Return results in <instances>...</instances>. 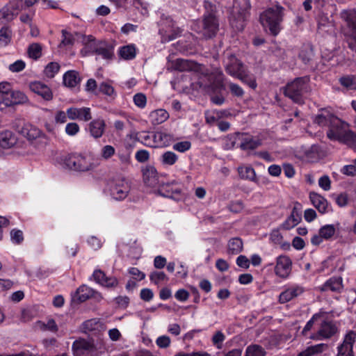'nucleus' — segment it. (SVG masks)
<instances>
[{"label": "nucleus", "instance_id": "1", "mask_svg": "<svg viewBox=\"0 0 356 356\" xmlns=\"http://www.w3.org/2000/svg\"><path fill=\"white\" fill-rule=\"evenodd\" d=\"M284 8L279 5L265 10L260 15V22L266 31L273 36L279 34L282 29Z\"/></svg>", "mask_w": 356, "mask_h": 356}, {"label": "nucleus", "instance_id": "2", "mask_svg": "<svg viewBox=\"0 0 356 356\" xmlns=\"http://www.w3.org/2000/svg\"><path fill=\"white\" fill-rule=\"evenodd\" d=\"M224 65L226 72L230 76L238 79L252 88L257 87L255 80L249 76L243 63L234 55L227 53L224 58Z\"/></svg>", "mask_w": 356, "mask_h": 356}, {"label": "nucleus", "instance_id": "3", "mask_svg": "<svg viewBox=\"0 0 356 356\" xmlns=\"http://www.w3.org/2000/svg\"><path fill=\"white\" fill-rule=\"evenodd\" d=\"M218 28V20L212 11L207 12L202 21L195 22L192 25V29L206 39L215 36Z\"/></svg>", "mask_w": 356, "mask_h": 356}, {"label": "nucleus", "instance_id": "4", "mask_svg": "<svg viewBox=\"0 0 356 356\" xmlns=\"http://www.w3.org/2000/svg\"><path fill=\"white\" fill-rule=\"evenodd\" d=\"M338 332L336 323L328 318L325 312H321L316 332L312 333L308 338L314 341H321L332 338Z\"/></svg>", "mask_w": 356, "mask_h": 356}, {"label": "nucleus", "instance_id": "5", "mask_svg": "<svg viewBox=\"0 0 356 356\" xmlns=\"http://www.w3.org/2000/svg\"><path fill=\"white\" fill-rule=\"evenodd\" d=\"M141 142L153 148L168 147L175 141L174 136L163 131L142 132L139 135Z\"/></svg>", "mask_w": 356, "mask_h": 356}, {"label": "nucleus", "instance_id": "6", "mask_svg": "<svg viewBox=\"0 0 356 356\" xmlns=\"http://www.w3.org/2000/svg\"><path fill=\"white\" fill-rule=\"evenodd\" d=\"M62 161L65 166L76 171H88L98 165L90 156H84L80 154H67L63 156Z\"/></svg>", "mask_w": 356, "mask_h": 356}, {"label": "nucleus", "instance_id": "7", "mask_svg": "<svg viewBox=\"0 0 356 356\" xmlns=\"http://www.w3.org/2000/svg\"><path fill=\"white\" fill-rule=\"evenodd\" d=\"M327 136L332 140H338L350 147L356 146V134L348 129V124L343 121V124L333 131H327Z\"/></svg>", "mask_w": 356, "mask_h": 356}, {"label": "nucleus", "instance_id": "8", "mask_svg": "<svg viewBox=\"0 0 356 356\" xmlns=\"http://www.w3.org/2000/svg\"><path fill=\"white\" fill-rule=\"evenodd\" d=\"M308 79L297 78L285 87L284 95L297 104H302V95L307 91Z\"/></svg>", "mask_w": 356, "mask_h": 356}, {"label": "nucleus", "instance_id": "9", "mask_svg": "<svg viewBox=\"0 0 356 356\" xmlns=\"http://www.w3.org/2000/svg\"><path fill=\"white\" fill-rule=\"evenodd\" d=\"M109 194L115 200H122L127 197L130 191L129 181L124 177H117L108 184Z\"/></svg>", "mask_w": 356, "mask_h": 356}, {"label": "nucleus", "instance_id": "10", "mask_svg": "<svg viewBox=\"0 0 356 356\" xmlns=\"http://www.w3.org/2000/svg\"><path fill=\"white\" fill-rule=\"evenodd\" d=\"M341 18L344 19L349 28L348 38V47L356 52V10H343L341 13Z\"/></svg>", "mask_w": 356, "mask_h": 356}, {"label": "nucleus", "instance_id": "11", "mask_svg": "<svg viewBox=\"0 0 356 356\" xmlns=\"http://www.w3.org/2000/svg\"><path fill=\"white\" fill-rule=\"evenodd\" d=\"M161 27L159 29V33L161 36L162 42H168L175 40L181 33V30L175 26L173 20L170 17H166L162 19Z\"/></svg>", "mask_w": 356, "mask_h": 356}, {"label": "nucleus", "instance_id": "12", "mask_svg": "<svg viewBox=\"0 0 356 356\" xmlns=\"http://www.w3.org/2000/svg\"><path fill=\"white\" fill-rule=\"evenodd\" d=\"M314 122L321 127H328V131H333L343 124V121L327 109H322L314 117Z\"/></svg>", "mask_w": 356, "mask_h": 356}, {"label": "nucleus", "instance_id": "13", "mask_svg": "<svg viewBox=\"0 0 356 356\" xmlns=\"http://www.w3.org/2000/svg\"><path fill=\"white\" fill-rule=\"evenodd\" d=\"M292 261L289 257L282 254L276 258L274 268L275 274L282 279H286L289 277L292 270Z\"/></svg>", "mask_w": 356, "mask_h": 356}, {"label": "nucleus", "instance_id": "14", "mask_svg": "<svg viewBox=\"0 0 356 356\" xmlns=\"http://www.w3.org/2000/svg\"><path fill=\"white\" fill-rule=\"evenodd\" d=\"M356 341V332L348 331L344 336L343 342L337 347V356H355L353 346Z\"/></svg>", "mask_w": 356, "mask_h": 356}, {"label": "nucleus", "instance_id": "15", "mask_svg": "<svg viewBox=\"0 0 356 356\" xmlns=\"http://www.w3.org/2000/svg\"><path fill=\"white\" fill-rule=\"evenodd\" d=\"M178 182L172 181L165 184H159L157 189V193L161 196L177 199L181 193V189L177 186Z\"/></svg>", "mask_w": 356, "mask_h": 356}, {"label": "nucleus", "instance_id": "16", "mask_svg": "<svg viewBox=\"0 0 356 356\" xmlns=\"http://www.w3.org/2000/svg\"><path fill=\"white\" fill-rule=\"evenodd\" d=\"M29 102L27 96L19 90H12L4 98H1L0 104H4L6 107L18 104H24Z\"/></svg>", "mask_w": 356, "mask_h": 356}, {"label": "nucleus", "instance_id": "17", "mask_svg": "<svg viewBox=\"0 0 356 356\" xmlns=\"http://www.w3.org/2000/svg\"><path fill=\"white\" fill-rule=\"evenodd\" d=\"M72 350L75 356H90L95 348L90 341L79 339L73 343Z\"/></svg>", "mask_w": 356, "mask_h": 356}, {"label": "nucleus", "instance_id": "18", "mask_svg": "<svg viewBox=\"0 0 356 356\" xmlns=\"http://www.w3.org/2000/svg\"><path fill=\"white\" fill-rule=\"evenodd\" d=\"M67 118L72 120H79L87 122L92 118L90 108L88 107L69 108L67 110Z\"/></svg>", "mask_w": 356, "mask_h": 356}, {"label": "nucleus", "instance_id": "19", "mask_svg": "<svg viewBox=\"0 0 356 356\" xmlns=\"http://www.w3.org/2000/svg\"><path fill=\"white\" fill-rule=\"evenodd\" d=\"M143 181L147 186L156 188L159 186V181L156 168L153 166H147L143 170Z\"/></svg>", "mask_w": 356, "mask_h": 356}, {"label": "nucleus", "instance_id": "20", "mask_svg": "<svg viewBox=\"0 0 356 356\" xmlns=\"http://www.w3.org/2000/svg\"><path fill=\"white\" fill-rule=\"evenodd\" d=\"M240 140L239 147L244 151L253 150L261 145V140L259 137H254L248 134H242Z\"/></svg>", "mask_w": 356, "mask_h": 356}, {"label": "nucleus", "instance_id": "21", "mask_svg": "<svg viewBox=\"0 0 356 356\" xmlns=\"http://www.w3.org/2000/svg\"><path fill=\"white\" fill-rule=\"evenodd\" d=\"M343 289V280L341 277H333L327 280L321 287V291L341 293Z\"/></svg>", "mask_w": 356, "mask_h": 356}, {"label": "nucleus", "instance_id": "22", "mask_svg": "<svg viewBox=\"0 0 356 356\" xmlns=\"http://www.w3.org/2000/svg\"><path fill=\"white\" fill-rule=\"evenodd\" d=\"M309 199L314 207L321 213H325L328 211V202L327 200L318 193L311 192Z\"/></svg>", "mask_w": 356, "mask_h": 356}, {"label": "nucleus", "instance_id": "23", "mask_svg": "<svg viewBox=\"0 0 356 356\" xmlns=\"http://www.w3.org/2000/svg\"><path fill=\"white\" fill-rule=\"evenodd\" d=\"M303 291V288L299 286L288 288L280 294L279 302L282 304L288 302L294 298L301 295Z\"/></svg>", "mask_w": 356, "mask_h": 356}, {"label": "nucleus", "instance_id": "24", "mask_svg": "<svg viewBox=\"0 0 356 356\" xmlns=\"http://www.w3.org/2000/svg\"><path fill=\"white\" fill-rule=\"evenodd\" d=\"M31 90L35 94L41 96L44 99L49 101L53 97L51 89L41 82H33L30 84Z\"/></svg>", "mask_w": 356, "mask_h": 356}, {"label": "nucleus", "instance_id": "25", "mask_svg": "<svg viewBox=\"0 0 356 356\" xmlns=\"http://www.w3.org/2000/svg\"><path fill=\"white\" fill-rule=\"evenodd\" d=\"M92 276L95 280L102 286L106 287H114L118 285V280L115 277H107L105 273L100 270H95Z\"/></svg>", "mask_w": 356, "mask_h": 356}, {"label": "nucleus", "instance_id": "26", "mask_svg": "<svg viewBox=\"0 0 356 356\" xmlns=\"http://www.w3.org/2000/svg\"><path fill=\"white\" fill-rule=\"evenodd\" d=\"M105 60H111L114 56L113 46L105 41H99L95 54Z\"/></svg>", "mask_w": 356, "mask_h": 356}, {"label": "nucleus", "instance_id": "27", "mask_svg": "<svg viewBox=\"0 0 356 356\" xmlns=\"http://www.w3.org/2000/svg\"><path fill=\"white\" fill-rule=\"evenodd\" d=\"M20 132L29 140H35L43 135L40 129L29 123L24 124Z\"/></svg>", "mask_w": 356, "mask_h": 356}, {"label": "nucleus", "instance_id": "28", "mask_svg": "<svg viewBox=\"0 0 356 356\" xmlns=\"http://www.w3.org/2000/svg\"><path fill=\"white\" fill-rule=\"evenodd\" d=\"M17 143L15 135L10 131L6 130L0 134V146L3 149L13 147Z\"/></svg>", "mask_w": 356, "mask_h": 356}, {"label": "nucleus", "instance_id": "29", "mask_svg": "<svg viewBox=\"0 0 356 356\" xmlns=\"http://www.w3.org/2000/svg\"><path fill=\"white\" fill-rule=\"evenodd\" d=\"M105 122L102 119H96L89 124V131L91 136L95 138H100L105 129Z\"/></svg>", "mask_w": 356, "mask_h": 356}, {"label": "nucleus", "instance_id": "30", "mask_svg": "<svg viewBox=\"0 0 356 356\" xmlns=\"http://www.w3.org/2000/svg\"><path fill=\"white\" fill-rule=\"evenodd\" d=\"M99 41L100 40H96L91 35L84 36L83 38L84 48L82 49V52H85V55L95 54L96 48L99 46Z\"/></svg>", "mask_w": 356, "mask_h": 356}, {"label": "nucleus", "instance_id": "31", "mask_svg": "<svg viewBox=\"0 0 356 356\" xmlns=\"http://www.w3.org/2000/svg\"><path fill=\"white\" fill-rule=\"evenodd\" d=\"M300 220L301 214L300 213L298 207L295 206L290 216H289L282 224V227L285 229H290L297 225L300 222Z\"/></svg>", "mask_w": 356, "mask_h": 356}, {"label": "nucleus", "instance_id": "32", "mask_svg": "<svg viewBox=\"0 0 356 356\" xmlns=\"http://www.w3.org/2000/svg\"><path fill=\"white\" fill-rule=\"evenodd\" d=\"M149 117L152 124L159 125L168 119L169 114L164 109H157L152 111Z\"/></svg>", "mask_w": 356, "mask_h": 356}, {"label": "nucleus", "instance_id": "33", "mask_svg": "<svg viewBox=\"0 0 356 356\" xmlns=\"http://www.w3.org/2000/svg\"><path fill=\"white\" fill-rule=\"evenodd\" d=\"M94 291L91 288L86 285H82L76 291L73 296V300L79 302H84L92 297Z\"/></svg>", "mask_w": 356, "mask_h": 356}, {"label": "nucleus", "instance_id": "34", "mask_svg": "<svg viewBox=\"0 0 356 356\" xmlns=\"http://www.w3.org/2000/svg\"><path fill=\"white\" fill-rule=\"evenodd\" d=\"M13 31L10 26H4L0 29V48L9 45L12 41Z\"/></svg>", "mask_w": 356, "mask_h": 356}, {"label": "nucleus", "instance_id": "35", "mask_svg": "<svg viewBox=\"0 0 356 356\" xmlns=\"http://www.w3.org/2000/svg\"><path fill=\"white\" fill-rule=\"evenodd\" d=\"M80 82V78L77 72L70 70L63 75V83L65 86L74 88Z\"/></svg>", "mask_w": 356, "mask_h": 356}, {"label": "nucleus", "instance_id": "36", "mask_svg": "<svg viewBox=\"0 0 356 356\" xmlns=\"http://www.w3.org/2000/svg\"><path fill=\"white\" fill-rule=\"evenodd\" d=\"M119 55L124 60H131L136 57V49L134 44H129L120 47Z\"/></svg>", "mask_w": 356, "mask_h": 356}, {"label": "nucleus", "instance_id": "37", "mask_svg": "<svg viewBox=\"0 0 356 356\" xmlns=\"http://www.w3.org/2000/svg\"><path fill=\"white\" fill-rule=\"evenodd\" d=\"M240 177L243 179H248L252 181H256V174L254 168L250 166H241L238 168Z\"/></svg>", "mask_w": 356, "mask_h": 356}, {"label": "nucleus", "instance_id": "38", "mask_svg": "<svg viewBox=\"0 0 356 356\" xmlns=\"http://www.w3.org/2000/svg\"><path fill=\"white\" fill-rule=\"evenodd\" d=\"M17 15L8 4L0 9V24L12 21Z\"/></svg>", "mask_w": 356, "mask_h": 356}, {"label": "nucleus", "instance_id": "39", "mask_svg": "<svg viewBox=\"0 0 356 356\" xmlns=\"http://www.w3.org/2000/svg\"><path fill=\"white\" fill-rule=\"evenodd\" d=\"M178 160V156L172 151H167L161 156V162L163 165H173Z\"/></svg>", "mask_w": 356, "mask_h": 356}, {"label": "nucleus", "instance_id": "40", "mask_svg": "<svg viewBox=\"0 0 356 356\" xmlns=\"http://www.w3.org/2000/svg\"><path fill=\"white\" fill-rule=\"evenodd\" d=\"M328 346L325 343H318L307 348L304 352L307 356H313L318 355L327 349Z\"/></svg>", "mask_w": 356, "mask_h": 356}, {"label": "nucleus", "instance_id": "41", "mask_svg": "<svg viewBox=\"0 0 356 356\" xmlns=\"http://www.w3.org/2000/svg\"><path fill=\"white\" fill-rule=\"evenodd\" d=\"M266 351L263 347L257 344L248 346L245 356H265Z\"/></svg>", "mask_w": 356, "mask_h": 356}, {"label": "nucleus", "instance_id": "42", "mask_svg": "<svg viewBox=\"0 0 356 356\" xmlns=\"http://www.w3.org/2000/svg\"><path fill=\"white\" fill-rule=\"evenodd\" d=\"M243 249V242L238 238L231 239L228 243V251L232 254L239 253Z\"/></svg>", "mask_w": 356, "mask_h": 356}, {"label": "nucleus", "instance_id": "43", "mask_svg": "<svg viewBox=\"0 0 356 356\" xmlns=\"http://www.w3.org/2000/svg\"><path fill=\"white\" fill-rule=\"evenodd\" d=\"M340 83L348 90H356V77L346 76L339 79Z\"/></svg>", "mask_w": 356, "mask_h": 356}, {"label": "nucleus", "instance_id": "44", "mask_svg": "<svg viewBox=\"0 0 356 356\" xmlns=\"http://www.w3.org/2000/svg\"><path fill=\"white\" fill-rule=\"evenodd\" d=\"M313 56V49L310 46L304 47L299 54L300 58L305 64L308 63L312 59Z\"/></svg>", "mask_w": 356, "mask_h": 356}, {"label": "nucleus", "instance_id": "45", "mask_svg": "<svg viewBox=\"0 0 356 356\" xmlns=\"http://www.w3.org/2000/svg\"><path fill=\"white\" fill-rule=\"evenodd\" d=\"M60 65L56 62L49 63L44 68V73L48 78H53L58 72Z\"/></svg>", "mask_w": 356, "mask_h": 356}, {"label": "nucleus", "instance_id": "46", "mask_svg": "<svg viewBox=\"0 0 356 356\" xmlns=\"http://www.w3.org/2000/svg\"><path fill=\"white\" fill-rule=\"evenodd\" d=\"M28 54L30 58L37 60L42 55V47L38 43H33L28 48Z\"/></svg>", "mask_w": 356, "mask_h": 356}, {"label": "nucleus", "instance_id": "47", "mask_svg": "<svg viewBox=\"0 0 356 356\" xmlns=\"http://www.w3.org/2000/svg\"><path fill=\"white\" fill-rule=\"evenodd\" d=\"M321 317V312H318L316 314H314L311 319L306 323L305 326L304 327L302 334L304 336H307L308 332H309L315 323L318 324L319 318Z\"/></svg>", "mask_w": 356, "mask_h": 356}, {"label": "nucleus", "instance_id": "48", "mask_svg": "<svg viewBox=\"0 0 356 356\" xmlns=\"http://www.w3.org/2000/svg\"><path fill=\"white\" fill-rule=\"evenodd\" d=\"M335 233V227L333 225H326L319 229V234L325 239L331 238Z\"/></svg>", "mask_w": 356, "mask_h": 356}, {"label": "nucleus", "instance_id": "49", "mask_svg": "<svg viewBox=\"0 0 356 356\" xmlns=\"http://www.w3.org/2000/svg\"><path fill=\"white\" fill-rule=\"evenodd\" d=\"M150 280L155 284H159L161 282L168 280L166 275L161 271H154L149 275Z\"/></svg>", "mask_w": 356, "mask_h": 356}, {"label": "nucleus", "instance_id": "50", "mask_svg": "<svg viewBox=\"0 0 356 356\" xmlns=\"http://www.w3.org/2000/svg\"><path fill=\"white\" fill-rule=\"evenodd\" d=\"M191 147V143L188 140L177 143L173 145V149L179 152H185Z\"/></svg>", "mask_w": 356, "mask_h": 356}, {"label": "nucleus", "instance_id": "51", "mask_svg": "<svg viewBox=\"0 0 356 356\" xmlns=\"http://www.w3.org/2000/svg\"><path fill=\"white\" fill-rule=\"evenodd\" d=\"M225 339V334L221 331L216 332L212 337V343L217 348H222V343Z\"/></svg>", "mask_w": 356, "mask_h": 356}, {"label": "nucleus", "instance_id": "52", "mask_svg": "<svg viewBox=\"0 0 356 356\" xmlns=\"http://www.w3.org/2000/svg\"><path fill=\"white\" fill-rule=\"evenodd\" d=\"M337 204L340 207H346L348 203V195L346 193H341L333 195Z\"/></svg>", "mask_w": 356, "mask_h": 356}, {"label": "nucleus", "instance_id": "53", "mask_svg": "<svg viewBox=\"0 0 356 356\" xmlns=\"http://www.w3.org/2000/svg\"><path fill=\"white\" fill-rule=\"evenodd\" d=\"M115 148L112 145H107L102 147L101 156L104 159L108 160L115 154Z\"/></svg>", "mask_w": 356, "mask_h": 356}, {"label": "nucleus", "instance_id": "54", "mask_svg": "<svg viewBox=\"0 0 356 356\" xmlns=\"http://www.w3.org/2000/svg\"><path fill=\"white\" fill-rule=\"evenodd\" d=\"M10 239L13 243L20 244L24 241L23 232L19 229H13L10 232Z\"/></svg>", "mask_w": 356, "mask_h": 356}, {"label": "nucleus", "instance_id": "55", "mask_svg": "<svg viewBox=\"0 0 356 356\" xmlns=\"http://www.w3.org/2000/svg\"><path fill=\"white\" fill-rule=\"evenodd\" d=\"M99 91L110 97L113 96L115 93V90L113 86L106 82H102L99 85Z\"/></svg>", "mask_w": 356, "mask_h": 356}, {"label": "nucleus", "instance_id": "56", "mask_svg": "<svg viewBox=\"0 0 356 356\" xmlns=\"http://www.w3.org/2000/svg\"><path fill=\"white\" fill-rule=\"evenodd\" d=\"M134 102L139 108H144L147 103L146 96L143 93H137L134 96Z\"/></svg>", "mask_w": 356, "mask_h": 356}, {"label": "nucleus", "instance_id": "57", "mask_svg": "<svg viewBox=\"0 0 356 356\" xmlns=\"http://www.w3.org/2000/svg\"><path fill=\"white\" fill-rule=\"evenodd\" d=\"M171 340L168 336L163 335L159 337L156 340V345L160 348H166L170 346Z\"/></svg>", "mask_w": 356, "mask_h": 356}, {"label": "nucleus", "instance_id": "58", "mask_svg": "<svg viewBox=\"0 0 356 356\" xmlns=\"http://www.w3.org/2000/svg\"><path fill=\"white\" fill-rule=\"evenodd\" d=\"M229 88L230 90L231 93L237 97H242L244 95V91L243 88L239 86L238 85L234 83H229Z\"/></svg>", "mask_w": 356, "mask_h": 356}, {"label": "nucleus", "instance_id": "59", "mask_svg": "<svg viewBox=\"0 0 356 356\" xmlns=\"http://www.w3.org/2000/svg\"><path fill=\"white\" fill-rule=\"evenodd\" d=\"M12 90V87L10 83H0V102H1V98H4Z\"/></svg>", "mask_w": 356, "mask_h": 356}, {"label": "nucleus", "instance_id": "60", "mask_svg": "<svg viewBox=\"0 0 356 356\" xmlns=\"http://www.w3.org/2000/svg\"><path fill=\"white\" fill-rule=\"evenodd\" d=\"M319 186L324 191H329L331 188V181L327 175H323L318 179Z\"/></svg>", "mask_w": 356, "mask_h": 356}, {"label": "nucleus", "instance_id": "61", "mask_svg": "<svg viewBox=\"0 0 356 356\" xmlns=\"http://www.w3.org/2000/svg\"><path fill=\"white\" fill-rule=\"evenodd\" d=\"M7 4L16 15H17L19 12L23 8L22 0H13Z\"/></svg>", "mask_w": 356, "mask_h": 356}, {"label": "nucleus", "instance_id": "62", "mask_svg": "<svg viewBox=\"0 0 356 356\" xmlns=\"http://www.w3.org/2000/svg\"><path fill=\"white\" fill-rule=\"evenodd\" d=\"M25 63L22 60H18L15 63L10 64L8 69L13 72H19L25 68Z\"/></svg>", "mask_w": 356, "mask_h": 356}, {"label": "nucleus", "instance_id": "63", "mask_svg": "<svg viewBox=\"0 0 356 356\" xmlns=\"http://www.w3.org/2000/svg\"><path fill=\"white\" fill-rule=\"evenodd\" d=\"M79 126L75 122L67 124L65 127V132L69 136H74L79 131Z\"/></svg>", "mask_w": 356, "mask_h": 356}, {"label": "nucleus", "instance_id": "64", "mask_svg": "<svg viewBox=\"0 0 356 356\" xmlns=\"http://www.w3.org/2000/svg\"><path fill=\"white\" fill-rule=\"evenodd\" d=\"M341 172L347 176H355L356 175V166L355 165H344L341 170Z\"/></svg>", "mask_w": 356, "mask_h": 356}]
</instances>
